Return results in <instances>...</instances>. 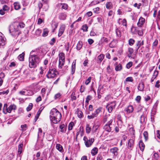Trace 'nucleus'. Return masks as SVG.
Here are the masks:
<instances>
[{
	"instance_id": "f257e3e1",
	"label": "nucleus",
	"mask_w": 160,
	"mask_h": 160,
	"mask_svg": "<svg viewBox=\"0 0 160 160\" xmlns=\"http://www.w3.org/2000/svg\"><path fill=\"white\" fill-rule=\"evenodd\" d=\"M62 115L55 108L52 109L50 113V119L53 123H57L61 119Z\"/></svg>"
},
{
	"instance_id": "f03ea898",
	"label": "nucleus",
	"mask_w": 160,
	"mask_h": 160,
	"mask_svg": "<svg viewBox=\"0 0 160 160\" xmlns=\"http://www.w3.org/2000/svg\"><path fill=\"white\" fill-rule=\"evenodd\" d=\"M29 67L31 68H34L38 65L40 62V58L31 55L29 56Z\"/></svg>"
},
{
	"instance_id": "7ed1b4c3",
	"label": "nucleus",
	"mask_w": 160,
	"mask_h": 160,
	"mask_svg": "<svg viewBox=\"0 0 160 160\" xmlns=\"http://www.w3.org/2000/svg\"><path fill=\"white\" fill-rule=\"evenodd\" d=\"M9 30L10 33L13 36H15L18 34V26L15 23L10 25Z\"/></svg>"
},
{
	"instance_id": "20e7f679",
	"label": "nucleus",
	"mask_w": 160,
	"mask_h": 160,
	"mask_svg": "<svg viewBox=\"0 0 160 160\" xmlns=\"http://www.w3.org/2000/svg\"><path fill=\"white\" fill-rule=\"evenodd\" d=\"M58 72L56 69L52 66L50 67L46 77L48 79L54 78L57 75Z\"/></svg>"
},
{
	"instance_id": "39448f33",
	"label": "nucleus",
	"mask_w": 160,
	"mask_h": 160,
	"mask_svg": "<svg viewBox=\"0 0 160 160\" xmlns=\"http://www.w3.org/2000/svg\"><path fill=\"white\" fill-rule=\"evenodd\" d=\"M113 120L111 119L104 126V129L108 132H110L113 129L114 126L113 123Z\"/></svg>"
},
{
	"instance_id": "423d86ee",
	"label": "nucleus",
	"mask_w": 160,
	"mask_h": 160,
	"mask_svg": "<svg viewBox=\"0 0 160 160\" xmlns=\"http://www.w3.org/2000/svg\"><path fill=\"white\" fill-rule=\"evenodd\" d=\"M7 106V104H4L3 112L5 114H7V112L10 113L12 110L16 109V106L14 105H11L8 108Z\"/></svg>"
},
{
	"instance_id": "0eeeda50",
	"label": "nucleus",
	"mask_w": 160,
	"mask_h": 160,
	"mask_svg": "<svg viewBox=\"0 0 160 160\" xmlns=\"http://www.w3.org/2000/svg\"><path fill=\"white\" fill-rule=\"evenodd\" d=\"M59 65L60 68H62L65 62V55L63 53H60L59 54Z\"/></svg>"
},
{
	"instance_id": "6e6552de",
	"label": "nucleus",
	"mask_w": 160,
	"mask_h": 160,
	"mask_svg": "<svg viewBox=\"0 0 160 160\" xmlns=\"http://www.w3.org/2000/svg\"><path fill=\"white\" fill-rule=\"evenodd\" d=\"M116 105V101H113L107 104L106 108L109 113H111L113 109H114Z\"/></svg>"
},
{
	"instance_id": "1a4fd4ad",
	"label": "nucleus",
	"mask_w": 160,
	"mask_h": 160,
	"mask_svg": "<svg viewBox=\"0 0 160 160\" xmlns=\"http://www.w3.org/2000/svg\"><path fill=\"white\" fill-rule=\"evenodd\" d=\"M83 140L84 141L85 145L87 147H90L92 145L94 141V138H91L88 140L86 136L84 137Z\"/></svg>"
},
{
	"instance_id": "9d476101",
	"label": "nucleus",
	"mask_w": 160,
	"mask_h": 160,
	"mask_svg": "<svg viewBox=\"0 0 160 160\" xmlns=\"http://www.w3.org/2000/svg\"><path fill=\"white\" fill-rule=\"evenodd\" d=\"M30 55H33L36 57H38V58H39L40 56H42L43 55V53L42 50L40 49L36 51H32L31 52Z\"/></svg>"
},
{
	"instance_id": "9b49d317",
	"label": "nucleus",
	"mask_w": 160,
	"mask_h": 160,
	"mask_svg": "<svg viewBox=\"0 0 160 160\" xmlns=\"http://www.w3.org/2000/svg\"><path fill=\"white\" fill-rule=\"evenodd\" d=\"M44 144L43 142V140L42 139L40 140L38 139L36 145V149H39L40 148H42Z\"/></svg>"
},
{
	"instance_id": "f8f14e48",
	"label": "nucleus",
	"mask_w": 160,
	"mask_h": 160,
	"mask_svg": "<svg viewBox=\"0 0 160 160\" xmlns=\"http://www.w3.org/2000/svg\"><path fill=\"white\" fill-rule=\"evenodd\" d=\"M134 145V140L132 139H129L128 143V148L132 150Z\"/></svg>"
},
{
	"instance_id": "ddd939ff",
	"label": "nucleus",
	"mask_w": 160,
	"mask_h": 160,
	"mask_svg": "<svg viewBox=\"0 0 160 160\" xmlns=\"http://www.w3.org/2000/svg\"><path fill=\"white\" fill-rule=\"evenodd\" d=\"M65 26L64 25H61L58 33V36L59 37H60L63 34L65 31Z\"/></svg>"
},
{
	"instance_id": "4468645a",
	"label": "nucleus",
	"mask_w": 160,
	"mask_h": 160,
	"mask_svg": "<svg viewBox=\"0 0 160 160\" xmlns=\"http://www.w3.org/2000/svg\"><path fill=\"white\" fill-rule=\"evenodd\" d=\"M143 45V41H138L136 43L135 46L136 51H138L140 47Z\"/></svg>"
},
{
	"instance_id": "2eb2a0df",
	"label": "nucleus",
	"mask_w": 160,
	"mask_h": 160,
	"mask_svg": "<svg viewBox=\"0 0 160 160\" xmlns=\"http://www.w3.org/2000/svg\"><path fill=\"white\" fill-rule=\"evenodd\" d=\"M5 44L4 38L2 34L0 32V47L4 46Z\"/></svg>"
},
{
	"instance_id": "dca6fc26",
	"label": "nucleus",
	"mask_w": 160,
	"mask_h": 160,
	"mask_svg": "<svg viewBox=\"0 0 160 160\" xmlns=\"http://www.w3.org/2000/svg\"><path fill=\"white\" fill-rule=\"evenodd\" d=\"M145 19L142 17H141L138 20L137 25L139 27H141L145 22Z\"/></svg>"
},
{
	"instance_id": "f3484780",
	"label": "nucleus",
	"mask_w": 160,
	"mask_h": 160,
	"mask_svg": "<svg viewBox=\"0 0 160 160\" xmlns=\"http://www.w3.org/2000/svg\"><path fill=\"white\" fill-rule=\"evenodd\" d=\"M133 110V107L132 105H130L128 106L127 108H126L125 110L128 113H130L132 112Z\"/></svg>"
},
{
	"instance_id": "a211bd4d",
	"label": "nucleus",
	"mask_w": 160,
	"mask_h": 160,
	"mask_svg": "<svg viewBox=\"0 0 160 160\" xmlns=\"http://www.w3.org/2000/svg\"><path fill=\"white\" fill-rule=\"evenodd\" d=\"M67 15L65 13L62 12L60 13L59 16V18L62 20H64L66 19Z\"/></svg>"
},
{
	"instance_id": "6ab92c4d",
	"label": "nucleus",
	"mask_w": 160,
	"mask_h": 160,
	"mask_svg": "<svg viewBox=\"0 0 160 160\" xmlns=\"http://www.w3.org/2000/svg\"><path fill=\"white\" fill-rule=\"evenodd\" d=\"M144 84L142 82L139 83L138 87V89L140 91H143L144 88Z\"/></svg>"
},
{
	"instance_id": "aec40b11",
	"label": "nucleus",
	"mask_w": 160,
	"mask_h": 160,
	"mask_svg": "<svg viewBox=\"0 0 160 160\" xmlns=\"http://www.w3.org/2000/svg\"><path fill=\"white\" fill-rule=\"evenodd\" d=\"M116 44L117 41L113 39L109 44V46L111 48H113L116 47Z\"/></svg>"
},
{
	"instance_id": "412c9836",
	"label": "nucleus",
	"mask_w": 160,
	"mask_h": 160,
	"mask_svg": "<svg viewBox=\"0 0 160 160\" xmlns=\"http://www.w3.org/2000/svg\"><path fill=\"white\" fill-rule=\"evenodd\" d=\"M115 65L116 66L115 69L116 71H120L121 70L122 68V65L120 64H118L117 62L115 64Z\"/></svg>"
},
{
	"instance_id": "4be33fe9",
	"label": "nucleus",
	"mask_w": 160,
	"mask_h": 160,
	"mask_svg": "<svg viewBox=\"0 0 160 160\" xmlns=\"http://www.w3.org/2000/svg\"><path fill=\"white\" fill-rule=\"evenodd\" d=\"M158 72L157 70H155L154 71L152 77L151 79V82H153L154 80L156 78L158 75Z\"/></svg>"
},
{
	"instance_id": "5701e85b",
	"label": "nucleus",
	"mask_w": 160,
	"mask_h": 160,
	"mask_svg": "<svg viewBox=\"0 0 160 160\" xmlns=\"http://www.w3.org/2000/svg\"><path fill=\"white\" fill-rule=\"evenodd\" d=\"M98 148L96 147L93 148L91 151V153L92 156H94L97 154L98 152Z\"/></svg>"
},
{
	"instance_id": "b1692460",
	"label": "nucleus",
	"mask_w": 160,
	"mask_h": 160,
	"mask_svg": "<svg viewBox=\"0 0 160 160\" xmlns=\"http://www.w3.org/2000/svg\"><path fill=\"white\" fill-rule=\"evenodd\" d=\"M56 148L61 152H62L63 151L62 147L59 144H57L56 145Z\"/></svg>"
},
{
	"instance_id": "393cba45",
	"label": "nucleus",
	"mask_w": 160,
	"mask_h": 160,
	"mask_svg": "<svg viewBox=\"0 0 160 160\" xmlns=\"http://www.w3.org/2000/svg\"><path fill=\"white\" fill-rule=\"evenodd\" d=\"M139 145L141 150L142 151L144 149L145 145L142 140L140 141Z\"/></svg>"
},
{
	"instance_id": "a878e982",
	"label": "nucleus",
	"mask_w": 160,
	"mask_h": 160,
	"mask_svg": "<svg viewBox=\"0 0 160 160\" xmlns=\"http://www.w3.org/2000/svg\"><path fill=\"white\" fill-rule=\"evenodd\" d=\"M128 52L129 53L128 55V57L129 58H131L132 57V54L134 52L133 49L130 48H128Z\"/></svg>"
},
{
	"instance_id": "bb28decb",
	"label": "nucleus",
	"mask_w": 160,
	"mask_h": 160,
	"mask_svg": "<svg viewBox=\"0 0 160 160\" xmlns=\"http://www.w3.org/2000/svg\"><path fill=\"white\" fill-rule=\"evenodd\" d=\"M118 149L116 147L114 148L111 149L110 150L111 152L113 153L115 155H118Z\"/></svg>"
},
{
	"instance_id": "cd10ccee",
	"label": "nucleus",
	"mask_w": 160,
	"mask_h": 160,
	"mask_svg": "<svg viewBox=\"0 0 160 160\" xmlns=\"http://www.w3.org/2000/svg\"><path fill=\"white\" fill-rule=\"evenodd\" d=\"M104 55L103 54H100L98 57L97 62L98 63H100L103 60Z\"/></svg>"
},
{
	"instance_id": "c85d7f7f",
	"label": "nucleus",
	"mask_w": 160,
	"mask_h": 160,
	"mask_svg": "<svg viewBox=\"0 0 160 160\" xmlns=\"http://www.w3.org/2000/svg\"><path fill=\"white\" fill-rule=\"evenodd\" d=\"M106 5L107 8L109 9L112 8L113 7L112 3L111 2H107Z\"/></svg>"
},
{
	"instance_id": "c756f323",
	"label": "nucleus",
	"mask_w": 160,
	"mask_h": 160,
	"mask_svg": "<svg viewBox=\"0 0 160 160\" xmlns=\"http://www.w3.org/2000/svg\"><path fill=\"white\" fill-rule=\"evenodd\" d=\"M82 42L81 41H79L77 45V49L78 50H80L82 48Z\"/></svg>"
},
{
	"instance_id": "7c9ffc66",
	"label": "nucleus",
	"mask_w": 160,
	"mask_h": 160,
	"mask_svg": "<svg viewBox=\"0 0 160 160\" xmlns=\"http://www.w3.org/2000/svg\"><path fill=\"white\" fill-rule=\"evenodd\" d=\"M14 7L15 9L18 10L20 8V6L19 3L18 2H14L13 4Z\"/></svg>"
},
{
	"instance_id": "2f4dec72",
	"label": "nucleus",
	"mask_w": 160,
	"mask_h": 160,
	"mask_svg": "<svg viewBox=\"0 0 160 160\" xmlns=\"http://www.w3.org/2000/svg\"><path fill=\"white\" fill-rule=\"evenodd\" d=\"M101 41L104 44V43H108L109 41L110 40L109 38H107L103 37L101 39Z\"/></svg>"
},
{
	"instance_id": "473e14b6",
	"label": "nucleus",
	"mask_w": 160,
	"mask_h": 160,
	"mask_svg": "<svg viewBox=\"0 0 160 160\" xmlns=\"http://www.w3.org/2000/svg\"><path fill=\"white\" fill-rule=\"evenodd\" d=\"M76 112L78 114V117L79 118H81L82 116L83 113L82 111L78 109L77 110Z\"/></svg>"
},
{
	"instance_id": "72a5a7b5",
	"label": "nucleus",
	"mask_w": 160,
	"mask_h": 160,
	"mask_svg": "<svg viewBox=\"0 0 160 160\" xmlns=\"http://www.w3.org/2000/svg\"><path fill=\"white\" fill-rule=\"evenodd\" d=\"M75 66H76V63L75 62H73L72 63V74H73L75 70Z\"/></svg>"
},
{
	"instance_id": "f704fd0d",
	"label": "nucleus",
	"mask_w": 160,
	"mask_h": 160,
	"mask_svg": "<svg viewBox=\"0 0 160 160\" xmlns=\"http://www.w3.org/2000/svg\"><path fill=\"white\" fill-rule=\"evenodd\" d=\"M23 145L22 144H20L18 146V152L19 154L21 153L22 151V148Z\"/></svg>"
},
{
	"instance_id": "c9c22d12",
	"label": "nucleus",
	"mask_w": 160,
	"mask_h": 160,
	"mask_svg": "<svg viewBox=\"0 0 160 160\" xmlns=\"http://www.w3.org/2000/svg\"><path fill=\"white\" fill-rule=\"evenodd\" d=\"M48 31L47 28L44 29L43 30V33L42 36L43 37H46L47 36L48 34Z\"/></svg>"
},
{
	"instance_id": "e433bc0d",
	"label": "nucleus",
	"mask_w": 160,
	"mask_h": 160,
	"mask_svg": "<svg viewBox=\"0 0 160 160\" xmlns=\"http://www.w3.org/2000/svg\"><path fill=\"white\" fill-rule=\"evenodd\" d=\"M24 57V53L22 52V54L19 55L18 56V59L20 61H23Z\"/></svg>"
},
{
	"instance_id": "4c0bfd02",
	"label": "nucleus",
	"mask_w": 160,
	"mask_h": 160,
	"mask_svg": "<svg viewBox=\"0 0 160 160\" xmlns=\"http://www.w3.org/2000/svg\"><path fill=\"white\" fill-rule=\"evenodd\" d=\"M91 130V128L89 127V125L88 124H87L86 128V132L87 133H89Z\"/></svg>"
},
{
	"instance_id": "58836bf2",
	"label": "nucleus",
	"mask_w": 160,
	"mask_h": 160,
	"mask_svg": "<svg viewBox=\"0 0 160 160\" xmlns=\"http://www.w3.org/2000/svg\"><path fill=\"white\" fill-rule=\"evenodd\" d=\"M65 125L64 124H62L60 125L59 128L61 129L60 131L61 132H63L65 131V129H66V128L65 127Z\"/></svg>"
},
{
	"instance_id": "ea45409f",
	"label": "nucleus",
	"mask_w": 160,
	"mask_h": 160,
	"mask_svg": "<svg viewBox=\"0 0 160 160\" xmlns=\"http://www.w3.org/2000/svg\"><path fill=\"white\" fill-rule=\"evenodd\" d=\"M16 24H17V25L18 26V30L19 29V27L20 28H23L25 26V24L24 23H22V22H20L19 23H15Z\"/></svg>"
},
{
	"instance_id": "a19ab883",
	"label": "nucleus",
	"mask_w": 160,
	"mask_h": 160,
	"mask_svg": "<svg viewBox=\"0 0 160 160\" xmlns=\"http://www.w3.org/2000/svg\"><path fill=\"white\" fill-rule=\"evenodd\" d=\"M88 27L86 24L83 25L82 28V29L84 32H87L88 31Z\"/></svg>"
},
{
	"instance_id": "79ce46f5",
	"label": "nucleus",
	"mask_w": 160,
	"mask_h": 160,
	"mask_svg": "<svg viewBox=\"0 0 160 160\" xmlns=\"http://www.w3.org/2000/svg\"><path fill=\"white\" fill-rule=\"evenodd\" d=\"M77 99L76 95L75 92H72L71 95V100L72 101L75 100Z\"/></svg>"
},
{
	"instance_id": "37998d69",
	"label": "nucleus",
	"mask_w": 160,
	"mask_h": 160,
	"mask_svg": "<svg viewBox=\"0 0 160 160\" xmlns=\"http://www.w3.org/2000/svg\"><path fill=\"white\" fill-rule=\"evenodd\" d=\"M73 125V122H70L68 126V129L69 130H71L72 129Z\"/></svg>"
},
{
	"instance_id": "c03bdc74",
	"label": "nucleus",
	"mask_w": 160,
	"mask_h": 160,
	"mask_svg": "<svg viewBox=\"0 0 160 160\" xmlns=\"http://www.w3.org/2000/svg\"><path fill=\"white\" fill-rule=\"evenodd\" d=\"M135 41L133 39H130L128 41L129 44L130 46L132 45L135 43Z\"/></svg>"
},
{
	"instance_id": "a18cd8bd",
	"label": "nucleus",
	"mask_w": 160,
	"mask_h": 160,
	"mask_svg": "<svg viewBox=\"0 0 160 160\" xmlns=\"http://www.w3.org/2000/svg\"><path fill=\"white\" fill-rule=\"evenodd\" d=\"M42 30L39 29H37L35 32V35L37 36H39L40 35L41 33L42 32Z\"/></svg>"
},
{
	"instance_id": "49530a36",
	"label": "nucleus",
	"mask_w": 160,
	"mask_h": 160,
	"mask_svg": "<svg viewBox=\"0 0 160 160\" xmlns=\"http://www.w3.org/2000/svg\"><path fill=\"white\" fill-rule=\"evenodd\" d=\"M143 135L145 141H147L148 139V134L147 131H144L143 132Z\"/></svg>"
},
{
	"instance_id": "de8ad7c7",
	"label": "nucleus",
	"mask_w": 160,
	"mask_h": 160,
	"mask_svg": "<svg viewBox=\"0 0 160 160\" xmlns=\"http://www.w3.org/2000/svg\"><path fill=\"white\" fill-rule=\"evenodd\" d=\"M102 109V108H97L96 111H95V112L96 114L98 116V114L101 111V110Z\"/></svg>"
},
{
	"instance_id": "09e8293b",
	"label": "nucleus",
	"mask_w": 160,
	"mask_h": 160,
	"mask_svg": "<svg viewBox=\"0 0 160 160\" xmlns=\"http://www.w3.org/2000/svg\"><path fill=\"white\" fill-rule=\"evenodd\" d=\"M92 97L90 95H88L86 98L85 103H88L89 101L91 99Z\"/></svg>"
},
{
	"instance_id": "8fccbe9b",
	"label": "nucleus",
	"mask_w": 160,
	"mask_h": 160,
	"mask_svg": "<svg viewBox=\"0 0 160 160\" xmlns=\"http://www.w3.org/2000/svg\"><path fill=\"white\" fill-rule=\"evenodd\" d=\"M33 106V104L32 103H30L28 106L27 108V110L28 111H30L32 108Z\"/></svg>"
},
{
	"instance_id": "3c124183",
	"label": "nucleus",
	"mask_w": 160,
	"mask_h": 160,
	"mask_svg": "<svg viewBox=\"0 0 160 160\" xmlns=\"http://www.w3.org/2000/svg\"><path fill=\"white\" fill-rule=\"evenodd\" d=\"M117 35L119 37L121 36V32L120 30L118 28H117L116 30Z\"/></svg>"
},
{
	"instance_id": "603ef678",
	"label": "nucleus",
	"mask_w": 160,
	"mask_h": 160,
	"mask_svg": "<svg viewBox=\"0 0 160 160\" xmlns=\"http://www.w3.org/2000/svg\"><path fill=\"white\" fill-rule=\"evenodd\" d=\"M145 116L142 115L140 117V122L141 123H142L145 121Z\"/></svg>"
},
{
	"instance_id": "864d4df0",
	"label": "nucleus",
	"mask_w": 160,
	"mask_h": 160,
	"mask_svg": "<svg viewBox=\"0 0 160 160\" xmlns=\"http://www.w3.org/2000/svg\"><path fill=\"white\" fill-rule=\"evenodd\" d=\"M132 62H130L126 65V68L128 69H129L132 66Z\"/></svg>"
},
{
	"instance_id": "5fc2aeb1",
	"label": "nucleus",
	"mask_w": 160,
	"mask_h": 160,
	"mask_svg": "<svg viewBox=\"0 0 160 160\" xmlns=\"http://www.w3.org/2000/svg\"><path fill=\"white\" fill-rule=\"evenodd\" d=\"M91 79V77H89L86 80L85 83L86 85H88L90 82Z\"/></svg>"
},
{
	"instance_id": "6e6d98bb",
	"label": "nucleus",
	"mask_w": 160,
	"mask_h": 160,
	"mask_svg": "<svg viewBox=\"0 0 160 160\" xmlns=\"http://www.w3.org/2000/svg\"><path fill=\"white\" fill-rule=\"evenodd\" d=\"M42 129L40 128H39L38 129V138H39L40 137V136L42 134Z\"/></svg>"
},
{
	"instance_id": "4d7b16f0",
	"label": "nucleus",
	"mask_w": 160,
	"mask_h": 160,
	"mask_svg": "<svg viewBox=\"0 0 160 160\" xmlns=\"http://www.w3.org/2000/svg\"><path fill=\"white\" fill-rule=\"evenodd\" d=\"M62 8L63 9L66 10L68 8V5L66 3H63L62 4Z\"/></svg>"
},
{
	"instance_id": "13d9d810",
	"label": "nucleus",
	"mask_w": 160,
	"mask_h": 160,
	"mask_svg": "<svg viewBox=\"0 0 160 160\" xmlns=\"http://www.w3.org/2000/svg\"><path fill=\"white\" fill-rule=\"evenodd\" d=\"M79 132H77L76 133V137H77L79 134V132H81L82 133L83 132V127L82 126H80L79 129Z\"/></svg>"
},
{
	"instance_id": "bf43d9fd",
	"label": "nucleus",
	"mask_w": 160,
	"mask_h": 160,
	"mask_svg": "<svg viewBox=\"0 0 160 160\" xmlns=\"http://www.w3.org/2000/svg\"><path fill=\"white\" fill-rule=\"evenodd\" d=\"M41 112V111H39V110L38 111V112L35 118V121H36L37 120V119H38V117L40 115Z\"/></svg>"
},
{
	"instance_id": "052dcab7",
	"label": "nucleus",
	"mask_w": 160,
	"mask_h": 160,
	"mask_svg": "<svg viewBox=\"0 0 160 160\" xmlns=\"http://www.w3.org/2000/svg\"><path fill=\"white\" fill-rule=\"evenodd\" d=\"M126 81L127 82H132L133 81V79L132 77H129L126 78Z\"/></svg>"
},
{
	"instance_id": "680f3d73",
	"label": "nucleus",
	"mask_w": 160,
	"mask_h": 160,
	"mask_svg": "<svg viewBox=\"0 0 160 160\" xmlns=\"http://www.w3.org/2000/svg\"><path fill=\"white\" fill-rule=\"evenodd\" d=\"M129 131L131 134H134L135 131L133 128H130L129 129Z\"/></svg>"
},
{
	"instance_id": "e2e57ef3",
	"label": "nucleus",
	"mask_w": 160,
	"mask_h": 160,
	"mask_svg": "<svg viewBox=\"0 0 160 160\" xmlns=\"http://www.w3.org/2000/svg\"><path fill=\"white\" fill-rule=\"evenodd\" d=\"M42 4L41 2H38V6L39 8V10L42 8Z\"/></svg>"
},
{
	"instance_id": "0e129e2a",
	"label": "nucleus",
	"mask_w": 160,
	"mask_h": 160,
	"mask_svg": "<svg viewBox=\"0 0 160 160\" xmlns=\"http://www.w3.org/2000/svg\"><path fill=\"white\" fill-rule=\"evenodd\" d=\"M122 25L124 26H127V21L125 19H123L122 21Z\"/></svg>"
},
{
	"instance_id": "69168bd1",
	"label": "nucleus",
	"mask_w": 160,
	"mask_h": 160,
	"mask_svg": "<svg viewBox=\"0 0 160 160\" xmlns=\"http://www.w3.org/2000/svg\"><path fill=\"white\" fill-rule=\"evenodd\" d=\"M61 96V94L60 93H57L55 95L54 98L56 99L60 97Z\"/></svg>"
},
{
	"instance_id": "338daca9",
	"label": "nucleus",
	"mask_w": 160,
	"mask_h": 160,
	"mask_svg": "<svg viewBox=\"0 0 160 160\" xmlns=\"http://www.w3.org/2000/svg\"><path fill=\"white\" fill-rule=\"evenodd\" d=\"M2 9L4 10L7 11L9 9V8L6 5H4Z\"/></svg>"
},
{
	"instance_id": "774afa93",
	"label": "nucleus",
	"mask_w": 160,
	"mask_h": 160,
	"mask_svg": "<svg viewBox=\"0 0 160 160\" xmlns=\"http://www.w3.org/2000/svg\"><path fill=\"white\" fill-rule=\"evenodd\" d=\"M160 82L159 80H158L156 82V84L155 85V87L157 88H159L160 86V85L159 84Z\"/></svg>"
}]
</instances>
